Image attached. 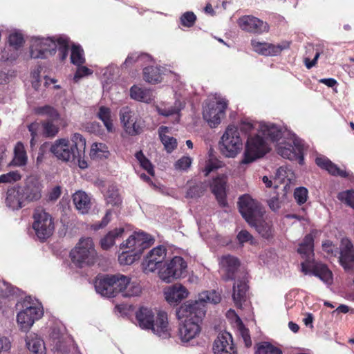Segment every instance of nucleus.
I'll return each mask as SVG.
<instances>
[{
	"mask_svg": "<svg viewBox=\"0 0 354 354\" xmlns=\"http://www.w3.org/2000/svg\"><path fill=\"white\" fill-rule=\"evenodd\" d=\"M72 262L79 268L93 265L97 259L93 239L90 237L82 238L76 246L71 251Z\"/></svg>",
	"mask_w": 354,
	"mask_h": 354,
	"instance_id": "5",
	"label": "nucleus"
},
{
	"mask_svg": "<svg viewBox=\"0 0 354 354\" xmlns=\"http://www.w3.org/2000/svg\"><path fill=\"white\" fill-rule=\"evenodd\" d=\"M338 253L339 263L344 268H351L354 265V246L349 239H342Z\"/></svg>",
	"mask_w": 354,
	"mask_h": 354,
	"instance_id": "21",
	"label": "nucleus"
},
{
	"mask_svg": "<svg viewBox=\"0 0 354 354\" xmlns=\"http://www.w3.org/2000/svg\"><path fill=\"white\" fill-rule=\"evenodd\" d=\"M240 28L245 32L261 35L269 31V26L266 22L252 15H245L238 19Z\"/></svg>",
	"mask_w": 354,
	"mask_h": 354,
	"instance_id": "16",
	"label": "nucleus"
},
{
	"mask_svg": "<svg viewBox=\"0 0 354 354\" xmlns=\"http://www.w3.org/2000/svg\"><path fill=\"white\" fill-rule=\"evenodd\" d=\"M243 142L238 128L228 126L220 142L222 154L227 158H234L242 149Z\"/></svg>",
	"mask_w": 354,
	"mask_h": 354,
	"instance_id": "7",
	"label": "nucleus"
},
{
	"mask_svg": "<svg viewBox=\"0 0 354 354\" xmlns=\"http://www.w3.org/2000/svg\"><path fill=\"white\" fill-rule=\"evenodd\" d=\"M227 102L224 99L209 102L203 109V117L210 127H216L225 115Z\"/></svg>",
	"mask_w": 354,
	"mask_h": 354,
	"instance_id": "11",
	"label": "nucleus"
},
{
	"mask_svg": "<svg viewBox=\"0 0 354 354\" xmlns=\"http://www.w3.org/2000/svg\"><path fill=\"white\" fill-rule=\"evenodd\" d=\"M27 154L25 147L21 142H17L14 149V165L24 166L27 163Z\"/></svg>",
	"mask_w": 354,
	"mask_h": 354,
	"instance_id": "36",
	"label": "nucleus"
},
{
	"mask_svg": "<svg viewBox=\"0 0 354 354\" xmlns=\"http://www.w3.org/2000/svg\"><path fill=\"white\" fill-rule=\"evenodd\" d=\"M252 50L257 53L265 56H275L283 50L288 49L290 42L283 41L281 44L274 45L267 42H261L256 39L251 40Z\"/></svg>",
	"mask_w": 354,
	"mask_h": 354,
	"instance_id": "18",
	"label": "nucleus"
},
{
	"mask_svg": "<svg viewBox=\"0 0 354 354\" xmlns=\"http://www.w3.org/2000/svg\"><path fill=\"white\" fill-rule=\"evenodd\" d=\"M268 150V144L263 137L259 135L250 136L247 140L241 163H251L266 155Z\"/></svg>",
	"mask_w": 354,
	"mask_h": 354,
	"instance_id": "8",
	"label": "nucleus"
},
{
	"mask_svg": "<svg viewBox=\"0 0 354 354\" xmlns=\"http://www.w3.org/2000/svg\"><path fill=\"white\" fill-rule=\"evenodd\" d=\"M160 140L166 151L168 153L172 152L177 147V140L174 137L167 135L160 134Z\"/></svg>",
	"mask_w": 354,
	"mask_h": 354,
	"instance_id": "52",
	"label": "nucleus"
},
{
	"mask_svg": "<svg viewBox=\"0 0 354 354\" xmlns=\"http://www.w3.org/2000/svg\"><path fill=\"white\" fill-rule=\"evenodd\" d=\"M221 162L216 159H209L206 161L203 172L205 176H207L212 171L219 168Z\"/></svg>",
	"mask_w": 354,
	"mask_h": 354,
	"instance_id": "55",
	"label": "nucleus"
},
{
	"mask_svg": "<svg viewBox=\"0 0 354 354\" xmlns=\"http://www.w3.org/2000/svg\"><path fill=\"white\" fill-rule=\"evenodd\" d=\"M187 267V263L183 258L176 256L170 261L165 262L163 267L159 270V277L162 281L170 283L182 277L186 272Z\"/></svg>",
	"mask_w": 354,
	"mask_h": 354,
	"instance_id": "9",
	"label": "nucleus"
},
{
	"mask_svg": "<svg viewBox=\"0 0 354 354\" xmlns=\"http://www.w3.org/2000/svg\"><path fill=\"white\" fill-rule=\"evenodd\" d=\"M26 345L28 350L32 354H46L44 342L37 336L31 338L28 337L26 341Z\"/></svg>",
	"mask_w": 354,
	"mask_h": 354,
	"instance_id": "37",
	"label": "nucleus"
},
{
	"mask_svg": "<svg viewBox=\"0 0 354 354\" xmlns=\"http://www.w3.org/2000/svg\"><path fill=\"white\" fill-rule=\"evenodd\" d=\"M89 155L92 159L107 158L109 156V151L106 145L95 142L91 145Z\"/></svg>",
	"mask_w": 354,
	"mask_h": 354,
	"instance_id": "39",
	"label": "nucleus"
},
{
	"mask_svg": "<svg viewBox=\"0 0 354 354\" xmlns=\"http://www.w3.org/2000/svg\"><path fill=\"white\" fill-rule=\"evenodd\" d=\"M239 330L244 341L245 346L247 348L250 347L252 346V340L248 328H247L242 323H241L239 325Z\"/></svg>",
	"mask_w": 354,
	"mask_h": 354,
	"instance_id": "56",
	"label": "nucleus"
},
{
	"mask_svg": "<svg viewBox=\"0 0 354 354\" xmlns=\"http://www.w3.org/2000/svg\"><path fill=\"white\" fill-rule=\"evenodd\" d=\"M19 189L25 201H38L41 196L40 185L36 181L28 180L24 187Z\"/></svg>",
	"mask_w": 354,
	"mask_h": 354,
	"instance_id": "26",
	"label": "nucleus"
},
{
	"mask_svg": "<svg viewBox=\"0 0 354 354\" xmlns=\"http://www.w3.org/2000/svg\"><path fill=\"white\" fill-rule=\"evenodd\" d=\"M130 96L137 101L149 103L152 100V93L150 89L133 85L130 88Z\"/></svg>",
	"mask_w": 354,
	"mask_h": 354,
	"instance_id": "33",
	"label": "nucleus"
},
{
	"mask_svg": "<svg viewBox=\"0 0 354 354\" xmlns=\"http://www.w3.org/2000/svg\"><path fill=\"white\" fill-rule=\"evenodd\" d=\"M57 44L55 39L48 38H37L30 48V57L35 59H45L48 55L56 53Z\"/></svg>",
	"mask_w": 354,
	"mask_h": 354,
	"instance_id": "13",
	"label": "nucleus"
},
{
	"mask_svg": "<svg viewBox=\"0 0 354 354\" xmlns=\"http://www.w3.org/2000/svg\"><path fill=\"white\" fill-rule=\"evenodd\" d=\"M144 80L152 84H158L162 82V73L159 67L149 66L143 69Z\"/></svg>",
	"mask_w": 354,
	"mask_h": 354,
	"instance_id": "34",
	"label": "nucleus"
},
{
	"mask_svg": "<svg viewBox=\"0 0 354 354\" xmlns=\"http://www.w3.org/2000/svg\"><path fill=\"white\" fill-rule=\"evenodd\" d=\"M21 178V175L18 171H11L6 174L0 175L1 183H14Z\"/></svg>",
	"mask_w": 354,
	"mask_h": 354,
	"instance_id": "51",
	"label": "nucleus"
},
{
	"mask_svg": "<svg viewBox=\"0 0 354 354\" xmlns=\"http://www.w3.org/2000/svg\"><path fill=\"white\" fill-rule=\"evenodd\" d=\"M179 109L176 107L171 106L169 108H158V112L160 115L163 116H170L176 115L179 118Z\"/></svg>",
	"mask_w": 354,
	"mask_h": 354,
	"instance_id": "60",
	"label": "nucleus"
},
{
	"mask_svg": "<svg viewBox=\"0 0 354 354\" xmlns=\"http://www.w3.org/2000/svg\"><path fill=\"white\" fill-rule=\"evenodd\" d=\"M136 159L138 160L140 167L146 170L151 176H154L153 167L150 160L146 158L142 151L136 152L135 154Z\"/></svg>",
	"mask_w": 354,
	"mask_h": 354,
	"instance_id": "47",
	"label": "nucleus"
},
{
	"mask_svg": "<svg viewBox=\"0 0 354 354\" xmlns=\"http://www.w3.org/2000/svg\"><path fill=\"white\" fill-rule=\"evenodd\" d=\"M191 164V158L188 156H183L176 162L174 167L176 169L187 170L190 167Z\"/></svg>",
	"mask_w": 354,
	"mask_h": 354,
	"instance_id": "58",
	"label": "nucleus"
},
{
	"mask_svg": "<svg viewBox=\"0 0 354 354\" xmlns=\"http://www.w3.org/2000/svg\"><path fill=\"white\" fill-rule=\"evenodd\" d=\"M236 239L241 245H243V243L249 241L250 243H252L253 236L247 230H242L236 235Z\"/></svg>",
	"mask_w": 354,
	"mask_h": 354,
	"instance_id": "59",
	"label": "nucleus"
},
{
	"mask_svg": "<svg viewBox=\"0 0 354 354\" xmlns=\"http://www.w3.org/2000/svg\"><path fill=\"white\" fill-rule=\"evenodd\" d=\"M8 42L10 46L13 47L15 50H18L24 43V36L20 32H12L9 35Z\"/></svg>",
	"mask_w": 354,
	"mask_h": 354,
	"instance_id": "50",
	"label": "nucleus"
},
{
	"mask_svg": "<svg viewBox=\"0 0 354 354\" xmlns=\"http://www.w3.org/2000/svg\"><path fill=\"white\" fill-rule=\"evenodd\" d=\"M86 139L78 133H73L71 141L60 138L50 145V151L59 160L64 162L77 161L81 169L88 167L85 160Z\"/></svg>",
	"mask_w": 354,
	"mask_h": 354,
	"instance_id": "1",
	"label": "nucleus"
},
{
	"mask_svg": "<svg viewBox=\"0 0 354 354\" xmlns=\"http://www.w3.org/2000/svg\"><path fill=\"white\" fill-rule=\"evenodd\" d=\"M124 228H115L109 232L100 241V245L102 249L108 250L115 244V239L121 237L124 233Z\"/></svg>",
	"mask_w": 354,
	"mask_h": 354,
	"instance_id": "35",
	"label": "nucleus"
},
{
	"mask_svg": "<svg viewBox=\"0 0 354 354\" xmlns=\"http://www.w3.org/2000/svg\"><path fill=\"white\" fill-rule=\"evenodd\" d=\"M201 304L190 306L184 303L176 310L178 319L185 318L178 327V336L182 342H187L199 335L201 330L200 323L204 317Z\"/></svg>",
	"mask_w": 354,
	"mask_h": 354,
	"instance_id": "2",
	"label": "nucleus"
},
{
	"mask_svg": "<svg viewBox=\"0 0 354 354\" xmlns=\"http://www.w3.org/2000/svg\"><path fill=\"white\" fill-rule=\"evenodd\" d=\"M25 308L17 314V320L21 330L27 331L35 320L43 315V310L37 306L24 305Z\"/></svg>",
	"mask_w": 354,
	"mask_h": 354,
	"instance_id": "15",
	"label": "nucleus"
},
{
	"mask_svg": "<svg viewBox=\"0 0 354 354\" xmlns=\"http://www.w3.org/2000/svg\"><path fill=\"white\" fill-rule=\"evenodd\" d=\"M32 229L39 241L44 242L53 234L55 224L52 216L45 210L35 209L32 215Z\"/></svg>",
	"mask_w": 354,
	"mask_h": 354,
	"instance_id": "6",
	"label": "nucleus"
},
{
	"mask_svg": "<svg viewBox=\"0 0 354 354\" xmlns=\"http://www.w3.org/2000/svg\"><path fill=\"white\" fill-rule=\"evenodd\" d=\"M136 319L141 328L151 330L163 339L170 337V328L165 312L158 311L156 315L151 308L141 306L136 313Z\"/></svg>",
	"mask_w": 354,
	"mask_h": 354,
	"instance_id": "3",
	"label": "nucleus"
},
{
	"mask_svg": "<svg viewBox=\"0 0 354 354\" xmlns=\"http://www.w3.org/2000/svg\"><path fill=\"white\" fill-rule=\"evenodd\" d=\"M107 203L113 206L119 205L122 203L121 198L117 192H113L107 196Z\"/></svg>",
	"mask_w": 354,
	"mask_h": 354,
	"instance_id": "63",
	"label": "nucleus"
},
{
	"mask_svg": "<svg viewBox=\"0 0 354 354\" xmlns=\"http://www.w3.org/2000/svg\"><path fill=\"white\" fill-rule=\"evenodd\" d=\"M57 120H45L41 122L43 134L46 138H53L59 132V127L55 124Z\"/></svg>",
	"mask_w": 354,
	"mask_h": 354,
	"instance_id": "46",
	"label": "nucleus"
},
{
	"mask_svg": "<svg viewBox=\"0 0 354 354\" xmlns=\"http://www.w3.org/2000/svg\"><path fill=\"white\" fill-rule=\"evenodd\" d=\"M248 290V286L245 280H238L234 284L232 298L237 308H241L243 303L246 301Z\"/></svg>",
	"mask_w": 354,
	"mask_h": 354,
	"instance_id": "30",
	"label": "nucleus"
},
{
	"mask_svg": "<svg viewBox=\"0 0 354 354\" xmlns=\"http://www.w3.org/2000/svg\"><path fill=\"white\" fill-rule=\"evenodd\" d=\"M25 200L21 194L19 189H10L7 192L6 198V205L12 209H19L24 206Z\"/></svg>",
	"mask_w": 354,
	"mask_h": 354,
	"instance_id": "31",
	"label": "nucleus"
},
{
	"mask_svg": "<svg viewBox=\"0 0 354 354\" xmlns=\"http://www.w3.org/2000/svg\"><path fill=\"white\" fill-rule=\"evenodd\" d=\"M301 266L304 274H312L327 284L333 283V273L325 264L308 261L302 262Z\"/></svg>",
	"mask_w": 354,
	"mask_h": 354,
	"instance_id": "17",
	"label": "nucleus"
},
{
	"mask_svg": "<svg viewBox=\"0 0 354 354\" xmlns=\"http://www.w3.org/2000/svg\"><path fill=\"white\" fill-rule=\"evenodd\" d=\"M36 113L41 115H46L48 118L47 120H59L60 115L57 109L54 107L45 105L36 109Z\"/></svg>",
	"mask_w": 354,
	"mask_h": 354,
	"instance_id": "45",
	"label": "nucleus"
},
{
	"mask_svg": "<svg viewBox=\"0 0 354 354\" xmlns=\"http://www.w3.org/2000/svg\"><path fill=\"white\" fill-rule=\"evenodd\" d=\"M58 56L61 61L66 59L69 50V40L66 37H59L56 40Z\"/></svg>",
	"mask_w": 354,
	"mask_h": 354,
	"instance_id": "41",
	"label": "nucleus"
},
{
	"mask_svg": "<svg viewBox=\"0 0 354 354\" xmlns=\"http://www.w3.org/2000/svg\"><path fill=\"white\" fill-rule=\"evenodd\" d=\"M277 153L284 158L290 160H295L299 165H303L304 158V144L299 140H295L293 144L280 143L277 147Z\"/></svg>",
	"mask_w": 354,
	"mask_h": 354,
	"instance_id": "14",
	"label": "nucleus"
},
{
	"mask_svg": "<svg viewBox=\"0 0 354 354\" xmlns=\"http://www.w3.org/2000/svg\"><path fill=\"white\" fill-rule=\"evenodd\" d=\"M140 57V55L138 53H132L129 54L122 66L126 68L131 66L138 60Z\"/></svg>",
	"mask_w": 354,
	"mask_h": 354,
	"instance_id": "64",
	"label": "nucleus"
},
{
	"mask_svg": "<svg viewBox=\"0 0 354 354\" xmlns=\"http://www.w3.org/2000/svg\"><path fill=\"white\" fill-rule=\"evenodd\" d=\"M205 189L202 185H194L190 187L186 193V197L190 198H196L203 195Z\"/></svg>",
	"mask_w": 354,
	"mask_h": 354,
	"instance_id": "54",
	"label": "nucleus"
},
{
	"mask_svg": "<svg viewBox=\"0 0 354 354\" xmlns=\"http://www.w3.org/2000/svg\"><path fill=\"white\" fill-rule=\"evenodd\" d=\"M76 208L82 214L87 213L91 208V200L88 196L82 191L75 192L73 196Z\"/></svg>",
	"mask_w": 354,
	"mask_h": 354,
	"instance_id": "32",
	"label": "nucleus"
},
{
	"mask_svg": "<svg viewBox=\"0 0 354 354\" xmlns=\"http://www.w3.org/2000/svg\"><path fill=\"white\" fill-rule=\"evenodd\" d=\"M111 212L110 210L106 211L104 216L102 218L100 223H95L93 227L95 230H100L104 227L108 225L111 221Z\"/></svg>",
	"mask_w": 354,
	"mask_h": 354,
	"instance_id": "61",
	"label": "nucleus"
},
{
	"mask_svg": "<svg viewBox=\"0 0 354 354\" xmlns=\"http://www.w3.org/2000/svg\"><path fill=\"white\" fill-rule=\"evenodd\" d=\"M323 250L328 254L336 256L338 254L337 248L330 241H326L322 243Z\"/></svg>",
	"mask_w": 354,
	"mask_h": 354,
	"instance_id": "62",
	"label": "nucleus"
},
{
	"mask_svg": "<svg viewBox=\"0 0 354 354\" xmlns=\"http://www.w3.org/2000/svg\"><path fill=\"white\" fill-rule=\"evenodd\" d=\"M71 62L76 66H80L85 63L84 50L79 45L73 44L71 47Z\"/></svg>",
	"mask_w": 354,
	"mask_h": 354,
	"instance_id": "43",
	"label": "nucleus"
},
{
	"mask_svg": "<svg viewBox=\"0 0 354 354\" xmlns=\"http://www.w3.org/2000/svg\"><path fill=\"white\" fill-rule=\"evenodd\" d=\"M188 296L187 288L180 283L173 285L165 292V299L169 303H176Z\"/></svg>",
	"mask_w": 354,
	"mask_h": 354,
	"instance_id": "29",
	"label": "nucleus"
},
{
	"mask_svg": "<svg viewBox=\"0 0 354 354\" xmlns=\"http://www.w3.org/2000/svg\"><path fill=\"white\" fill-rule=\"evenodd\" d=\"M196 21V15L191 11H187L183 13L180 17V24L186 28H191L194 26Z\"/></svg>",
	"mask_w": 354,
	"mask_h": 354,
	"instance_id": "49",
	"label": "nucleus"
},
{
	"mask_svg": "<svg viewBox=\"0 0 354 354\" xmlns=\"http://www.w3.org/2000/svg\"><path fill=\"white\" fill-rule=\"evenodd\" d=\"M77 66V68L73 77L74 81L76 82H78L82 77L88 76L93 73V71L86 66H84L82 65Z\"/></svg>",
	"mask_w": 354,
	"mask_h": 354,
	"instance_id": "57",
	"label": "nucleus"
},
{
	"mask_svg": "<svg viewBox=\"0 0 354 354\" xmlns=\"http://www.w3.org/2000/svg\"><path fill=\"white\" fill-rule=\"evenodd\" d=\"M262 133L264 136L271 141H278L282 136L281 130L275 124L266 125L262 127Z\"/></svg>",
	"mask_w": 354,
	"mask_h": 354,
	"instance_id": "40",
	"label": "nucleus"
},
{
	"mask_svg": "<svg viewBox=\"0 0 354 354\" xmlns=\"http://www.w3.org/2000/svg\"><path fill=\"white\" fill-rule=\"evenodd\" d=\"M297 252L305 259L304 262L313 263L314 256V236L311 234H306L302 241L299 244Z\"/></svg>",
	"mask_w": 354,
	"mask_h": 354,
	"instance_id": "27",
	"label": "nucleus"
},
{
	"mask_svg": "<svg viewBox=\"0 0 354 354\" xmlns=\"http://www.w3.org/2000/svg\"><path fill=\"white\" fill-rule=\"evenodd\" d=\"M150 245V240H149L147 234L136 232L122 244L121 248L137 253H142L145 249L149 248Z\"/></svg>",
	"mask_w": 354,
	"mask_h": 354,
	"instance_id": "19",
	"label": "nucleus"
},
{
	"mask_svg": "<svg viewBox=\"0 0 354 354\" xmlns=\"http://www.w3.org/2000/svg\"><path fill=\"white\" fill-rule=\"evenodd\" d=\"M142 253H137L126 250L118 256V261L121 265H131L139 259Z\"/></svg>",
	"mask_w": 354,
	"mask_h": 354,
	"instance_id": "42",
	"label": "nucleus"
},
{
	"mask_svg": "<svg viewBox=\"0 0 354 354\" xmlns=\"http://www.w3.org/2000/svg\"><path fill=\"white\" fill-rule=\"evenodd\" d=\"M221 265L224 271L223 279L225 281L234 280L240 267L239 259L232 255L223 256L221 259Z\"/></svg>",
	"mask_w": 354,
	"mask_h": 354,
	"instance_id": "23",
	"label": "nucleus"
},
{
	"mask_svg": "<svg viewBox=\"0 0 354 354\" xmlns=\"http://www.w3.org/2000/svg\"><path fill=\"white\" fill-rule=\"evenodd\" d=\"M97 118L103 122L108 132L113 131L111 111L110 108L104 106H100L97 112Z\"/></svg>",
	"mask_w": 354,
	"mask_h": 354,
	"instance_id": "38",
	"label": "nucleus"
},
{
	"mask_svg": "<svg viewBox=\"0 0 354 354\" xmlns=\"http://www.w3.org/2000/svg\"><path fill=\"white\" fill-rule=\"evenodd\" d=\"M315 163L319 167L327 171L328 173L332 176H340L342 178H348L350 176L349 172L340 169L337 165L325 156L317 157Z\"/></svg>",
	"mask_w": 354,
	"mask_h": 354,
	"instance_id": "24",
	"label": "nucleus"
},
{
	"mask_svg": "<svg viewBox=\"0 0 354 354\" xmlns=\"http://www.w3.org/2000/svg\"><path fill=\"white\" fill-rule=\"evenodd\" d=\"M113 276H115V282L113 284L114 297L120 292L122 294L126 285H128V283L129 282V278L120 274H113Z\"/></svg>",
	"mask_w": 354,
	"mask_h": 354,
	"instance_id": "44",
	"label": "nucleus"
},
{
	"mask_svg": "<svg viewBox=\"0 0 354 354\" xmlns=\"http://www.w3.org/2000/svg\"><path fill=\"white\" fill-rule=\"evenodd\" d=\"M120 118L125 132L135 136L140 134L144 128V121L128 106L122 107L120 111Z\"/></svg>",
	"mask_w": 354,
	"mask_h": 354,
	"instance_id": "10",
	"label": "nucleus"
},
{
	"mask_svg": "<svg viewBox=\"0 0 354 354\" xmlns=\"http://www.w3.org/2000/svg\"><path fill=\"white\" fill-rule=\"evenodd\" d=\"M213 351L214 354H236L232 335L226 331L220 333L214 342Z\"/></svg>",
	"mask_w": 354,
	"mask_h": 354,
	"instance_id": "20",
	"label": "nucleus"
},
{
	"mask_svg": "<svg viewBox=\"0 0 354 354\" xmlns=\"http://www.w3.org/2000/svg\"><path fill=\"white\" fill-rule=\"evenodd\" d=\"M115 280L113 274L98 275L95 281L96 291L102 296L113 297V284Z\"/></svg>",
	"mask_w": 354,
	"mask_h": 354,
	"instance_id": "22",
	"label": "nucleus"
},
{
	"mask_svg": "<svg viewBox=\"0 0 354 354\" xmlns=\"http://www.w3.org/2000/svg\"><path fill=\"white\" fill-rule=\"evenodd\" d=\"M221 300V297L218 292L215 290L204 291L199 294L198 299L195 301H187L186 304L190 306H195L196 303L201 304V307L203 308L204 315H205V304L210 303L213 304H218Z\"/></svg>",
	"mask_w": 354,
	"mask_h": 354,
	"instance_id": "28",
	"label": "nucleus"
},
{
	"mask_svg": "<svg viewBox=\"0 0 354 354\" xmlns=\"http://www.w3.org/2000/svg\"><path fill=\"white\" fill-rule=\"evenodd\" d=\"M166 254L167 249L162 245L151 250L142 263L143 272L149 273L158 269L160 270L164 266Z\"/></svg>",
	"mask_w": 354,
	"mask_h": 354,
	"instance_id": "12",
	"label": "nucleus"
},
{
	"mask_svg": "<svg viewBox=\"0 0 354 354\" xmlns=\"http://www.w3.org/2000/svg\"><path fill=\"white\" fill-rule=\"evenodd\" d=\"M141 291L142 288L138 283L129 281L128 285H126L122 296L124 297H136L141 293Z\"/></svg>",
	"mask_w": 354,
	"mask_h": 354,
	"instance_id": "48",
	"label": "nucleus"
},
{
	"mask_svg": "<svg viewBox=\"0 0 354 354\" xmlns=\"http://www.w3.org/2000/svg\"><path fill=\"white\" fill-rule=\"evenodd\" d=\"M308 193V189L304 187H300L295 189L294 197L299 205H302L306 202Z\"/></svg>",
	"mask_w": 354,
	"mask_h": 354,
	"instance_id": "53",
	"label": "nucleus"
},
{
	"mask_svg": "<svg viewBox=\"0 0 354 354\" xmlns=\"http://www.w3.org/2000/svg\"><path fill=\"white\" fill-rule=\"evenodd\" d=\"M212 192L214 194L218 204L221 207L227 205L226 200V180L224 177L218 176L213 179L211 184Z\"/></svg>",
	"mask_w": 354,
	"mask_h": 354,
	"instance_id": "25",
	"label": "nucleus"
},
{
	"mask_svg": "<svg viewBox=\"0 0 354 354\" xmlns=\"http://www.w3.org/2000/svg\"><path fill=\"white\" fill-rule=\"evenodd\" d=\"M238 203L241 214L251 227H254L257 232L266 239L272 237V225L261 220V209L249 196H241Z\"/></svg>",
	"mask_w": 354,
	"mask_h": 354,
	"instance_id": "4",
	"label": "nucleus"
}]
</instances>
